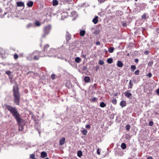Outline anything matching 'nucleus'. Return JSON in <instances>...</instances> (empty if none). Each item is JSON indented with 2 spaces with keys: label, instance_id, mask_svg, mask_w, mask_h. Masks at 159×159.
<instances>
[{
  "label": "nucleus",
  "instance_id": "f257e3e1",
  "mask_svg": "<svg viewBox=\"0 0 159 159\" xmlns=\"http://www.w3.org/2000/svg\"><path fill=\"white\" fill-rule=\"evenodd\" d=\"M4 105L8 111L10 112L12 116L16 120L19 126V130L20 131H23L24 128L25 121L22 118L21 115L18 111L16 107H12L7 104H5Z\"/></svg>",
  "mask_w": 159,
  "mask_h": 159
},
{
  "label": "nucleus",
  "instance_id": "f03ea898",
  "mask_svg": "<svg viewBox=\"0 0 159 159\" xmlns=\"http://www.w3.org/2000/svg\"><path fill=\"white\" fill-rule=\"evenodd\" d=\"M13 93L14 102L16 105H19L20 101V94L19 93V88L16 84L13 86Z\"/></svg>",
  "mask_w": 159,
  "mask_h": 159
},
{
  "label": "nucleus",
  "instance_id": "7ed1b4c3",
  "mask_svg": "<svg viewBox=\"0 0 159 159\" xmlns=\"http://www.w3.org/2000/svg\"><path fill=\"white\" fill-rule=\"evenodd\" d=\"M51 25H48L44 27L43 29L44 34L42 35V37H45L46 35L49 34L51 29Z\"/></svg>",
  "mask_w": 159,
  "mask_h": 159
},
{
  "label": "nucleus",
  "instance_id": "20e7f679",
  "mask_svg": "<svg viewBox=\"0 0 159 159\" xmlns=\"http://www.w3.org/2000/svg\"><path fill=\"white\" fill-rule=\"evenodd\" d=\"M35 53L38 54L37 51H34L32 53L29 54L27 57V59L30 61L32 60L34 58L33 56L35 55Z\"/></svg>",
  "mask_w": 159,
  "mask_h": 159
},
{
  "label": "nucleus",
  "instance_id": "39448f33",
  "mask_svg": "<svg viewBox=\"0 0 159 159\" xmlns=\"http://www.w3.org/2000/svg\"><path fill=\"white\" fill-rule=\"evenodd\" d=\"M130 90H128L125 92L124 94L126 97L131 99L132 98V94L130 93Z\"/></svg>",
  "mask_w": 159,
  "mask_h": 159
},
{
  "label": "nucleus",
  "instance_id": "423d86ee",
  "mask_svg": "<svg viewBox=\"0 0 159 159\" xmlns=\"http://www.w3.org/2000/svg\"><path fill=\"white\" fill-rule=\"evenodd\" d=\"M55 50L53 48H51L48 52V54L47 56L49 57L54 56L52 55V54L55 52Z\"/></svg>",
  "mask_w": 159,
  "mask_h": 159
},
{
  "label": "nucleus",
  "instance_id": "0eeeda50",
  "mask_svg": "<svg viewBox=\"0 0 159 159\" xmlns=\"http://www.w3.org/2000/svg\"><path fill=\"white\" fill-rule=\"evenodd\" d=\"M66 38L67 42H68L69 40L71 39V35L68 33V31L66 32Z\"/></svg>",
  "mask_w": 159,
  "mask_h": 159
},
{
  "label": "nucleus",
  "instance_id": "6e6552de",
  "mask_svg": "<svg viewBox=\"0 0 159 159\" xmlns=\"http://www.w3.org/2000/svg\"><path fill=\"white\" fill-rule=\"evenodd\" d=\"M17 6L18 7H25V4L23 2L20 1L16 2Z\"/></svg>",
  "mask_w": 159,
  "mask_h": 159
},
{
  "label": "nucleus",
  "instance_id": "1a4fd4ad",
  "mask_svg": "<svg viewBox=\"0 0 159 159\" xmlns=\"http://www.w3.org/2000/svg\"><path fill=\"white\" fill-rule=\"evenodd\" d=\"M39 52L38 51V54H37V53L35 54V55L33 56L34 58L33 59L35 60H39Z\"/></svg>",
  "mask_w": 159,
  "mask_h": 159
},
{
  "label": "nucleus",
  "instance_id": "9d476101",
  "mask_svg": "<svg viewBox=\"0 0 159 159\" xmlns=\"http://www.w3.org/2000/svg\"><path fill=\"white\" fill-rule=\"evenodd\" d=\"M47 156V153L45 152H42L41 153L40 157L42 158L46 157Z\"/></svg>",
  "mask_w": 159,
  "mask_h": 159
},
{
  "label": "nucleus",
  "instance_id": "9b49d317",
  "mask_svg": "<svg viewBox=\"0 0 159 159\" xmlns=\"http://www.w3.org/2000/svg\"><path fill=\"white\" fill-rule=\"evenodd\" d=\"M7 14V12H3L2 10L0 8V17L2 18L5 15Z\"/></svg>",
  "mask_w": 159,
  "mask_h": 159
},
{
  "label": "nucleus",
  "instance_id": "f8f14e48",
  "mask_svg": "<svg viewBox=\"0 0 159 159\" xmlns=\"http://www.w3.org/2000/svg\"><path fill=\"white\" fill-rule=\"evenodd\" d=\"M65 138H62L60 139L59 144L61 145H63L65 142Z\"/></svg>",
  "mask_w": 159,
  "mask_h": 159
},
{
  "label": "nucleus",
  "instance_id": "ddd939ff",
  "mask_svg": "<svg viewBox=\"0 0 159 159\" xmlns=\"http://www.w3.org/2000/svg\"><path fill=\"white\" fill-rule=\"evenodd\" d=\"M120 104L122 107L123 108L126 106V102L125 101H122L120 102Z\"/></svg>",
  "mask_w": 159,
  "mask_h": 159
},
{
  "label": "nucleus",
  "instance_id": "4468645a",
  "mask_svg": "<svg viewBox=\"0 0 159 159\" xmlns=\"http://www.w3.org/2000/svg\"><path fill=\"white\" fill-rule=\"evenodd\" d=\"M98 16H96L93 19L92 21L94 24H96L98 22Z\"/></svg>",
  "mask_w": 159,
  "mask_h": 159
},
{
  "label": "nucleus",
  "instance_id": "2eb2a0df",
  "mask_svg": "<svg viewBox=\"0 0 159 159\" xmlns=\"http://www.w3.org/2000/svg\"><path fill=\"white\" fill-rule=\"evenodd\" d=\"M123 14L122 11L120 10L117 11L116 12V15L117 16H120L122 15Z\"/></svg>",
  "mask_w": 159,
  "mask_h": 159
},
{
  "label": "nucleus",
  "instance_id": "dca6fc26",
  "mask_svg": "<svg viewBox=\"0 0 159 159\" xmlns=\"http://www.w3.org/2000/svg\"><path fill=\"white\" fill-rule=\"evenodd\" d=\"M33 2L32 1H30L27 3V5L29 7H31L33 5Z\"/></svg>",
  "mask_w": 159,
  "mask_h": 159
},
{
  "label": "nucleus",
  "instance_id": "f3484780",
  "mask_svg": "<svg viewBox=\"0 0 159 159\" xmlns=\"http://www.w3.org/2000/svg\"><path fill=\"white\" fill-rule=\"evenodd\" d=\"M84 80L85 82L88 83L90 81V78L89 77L86 76L84 77Z\"/></svg>",
  "mask_w": 159,
  "mask_h": 159
},
{
  "label": "nucleus",
  "instance_id": "a211bd4d",
  "mask_svg": "<svg viewBox=\"0 0 159 159\" xmlns=\"http://www.w3.org/2000/svg\"><path fill=\"white\" fill-rule=\"evenodd\" d=\"M31 118L33 119L36 123L37 124L38 122V120L36 119V117L33 114L31 116Z\"/></svg>",
  "mask_w": 159,
  "mask_h": 159
},
{
  "label": "nucleus",
  "instance_id": "6ab92c4d",
  "mask_svg": "<svg viewBox=\"0 0 159 159\" xmlns=\"http://www.w3.org/2000/svg\"><path fill=\"white\" fill-rule=\"evenodd\" d=\"M148 15V14L147 13H144L143 15L141 16V18L143 19H146L147 18V16Z\"/></svg>",
  "mask_w": 159,
  "mask_h": 159
},
{
  "label": "nucleus",
  "instance_id": "aec40b11",
  "mask_svg": "<svg viewBox=\"0 0 159 159\" xmlns=\"http://www.w3.org/2000/svg\"><path fill=\"white\" fill-rule=\"evenodd\" d=\"M81 61V59L80 57H76L75 59V61L77 63H79Z\"/></svg>",
  "mask_w": 159,
  "mask_h": 159
},
{
  "label": "nucleus",
  "instance_id": "412c9836",
  "mask_svg": "<svg viewBox=\"0 0 159 159\" xmlns=\"http://www.w3.org/2000/svg\"><path fill=\"white\" fill-rule=\"evenodd\" d=\"M121 148L122 149H125L126 148V144L125 143H122L121 145Z\"/></svg>",
  "mask_w": 159,
  "mask_h": 159
},
{
  "label": "nucleus",
  "instance_id": "4be33fe9",
  "mask_svg": "<svg viewBox=\"0 0 159 159\" xmlns=\"http://www.w3.org/2000/svg\"><path fill=\"white\" fill-rule=\"evenodd\" d=\"M123 66V64L121 62V61H118V63L117 64V66H118L119 67H122V66Z\"/></svg>",
  "mask_w": 159,
  "mask_h": 159
},
{
  "label": "nucleus",
  "instance_id": "5701e85b",
  "mask_svg": "<svg viewBox=\"0 0 159 159\" xmlns=\"http://www.w3.org/2000/svg\"><path fill=\"white\" fill-rule=\"evenodd\" d=\"M133 85V83H131V81L130 80L129 81V85L128 86V89H131Z\"/></svg>",
  "mask_w": 159,
  "mask_h": 159
},
{
  "label": "nucleus",
  "instance_id": "b1692460",
  "mask_svg": "<svg viewBox=\"0 0 159 159\" xmlns=\"http://www.w3.org/2000/svg\"><path fill=\"white\" fill-rule=\"evenodd\" d=\"M85 33V31L84 30H82L80 31V34L81 36H84Z\"/></svg>",
  "mask_w": 159,
  "mask_h": 159
},
{
  "label": "nucleus",
  "instance_id": "393cba45",
  "mask_svg": "<svg viewBox=\"0 0 159 159\" xmlns=\"http://www.w3.org/2000/svg\"><path fill=\"white\" fill-rule=\"evenodd\" d=\"M82 155V152L81 150H79L77 152V156L80 157Z\"/></svg>",
  "mask_w": 159,
  "mask_h": 159
},
{
  "label": "nucleus",
  "instance_id": "a878e982",
  "mask_svg": "<svg viewBox=\"0 0 159 159\" xmlns=\"http://www.w3.org/2000/svg\"><path fill=\"white\" fill-rule=\"evenodd\" d=\"M107 62L109 64H111L113 62V59L111 58H109L107 59Z\"/></svg>",
  "mask_w": 159,
  "mask_h": 159
},
{
  "label": "nucleus",
  "instance_id": "bb28decb",
  "mask_svg": "<svg viewBox=\"0 0 159 159\" xmlns=\"http://www.w3.org/2000/svg\"><path fill=\"white\" fill-rule=\"evenodd\" d=\"M58 4V2L57 0H53L52 1V5L53 6H56Z\"/></svg>",
  "mask_w": 159,
  "mask_h": 159
},
{
  "label": "nucleus",
  "instance_id": "cd10ccee",
  "mask_svg": "<svg viewBox=\"0 0 159 159\" xmlns=\"http://www.w3.org/2000/svg\"><path fill=\"white\" fill-rule=\"evenodd\" d=\"M106 104L103 102H102L100 103V106L102 107H104L106 106Z\"/></svg>",
  "mask_w": 159,
  "mask_h": 159
},
{
  "label": "nucleus",
  "instance_id": "c85d7f7f",
  "mask_svg": "<svg viewBox=\"0 0 159 159\" xmlns=\"http://www.w3.org/2000/svg\"><path fill=\"white\" fill-rule=\"evenodd\" d=\"M131 71L134 72V70H135L136 69V67L135 65H131Z\"/></svg>",
  "mask_w": 159,
  "mask_h": 159
},
{
  "label": "nucleus",
  "instance_id": "c756f323",
  "mask_svg": "<svg viewBox=\"0 0 159 159\" xmlns=\"http://www.w3.org/2000/svg\"><path fill=\"white\" fill-rule=\"evenodd\" d=\"M55 57H57L58 59H60L62 60L64 59V57L63 56H62L61 55H60V56H59V55H57V56H56Z\"/></svg>",
  "mask_w": 159,
  "mask_h": 159
},
{
  "label": "nucleus",
  "instance_id": "7c9ffc66",
  "mask_svg": "<svg viewBox=\"0 0 159 159\" xmlns=\"http://www.w3.org/2000/svg\"><path fill=\"white\" fill-rule=\"evenodd\" d=\"M35 24L37 26H39L41 25L40 22L39 21H36L35 22Z\"/></svg>",
  "mask_w": 159,
  "mask_h": 159
},
{
  "label": "nucleus",
  "instance_id": "2f4dec72",
  "mask_svg": "<svg viewBox=\"0 0 159 159\" xmlns=\"http://www.w3.org/2000/svg\"><path fill=\"white\" fill-rule=\"evenodd\" d=\"M114 48L113 47H110L108 49V51L110 53H112L113 52Z\"/></svg>",
  "mask_w": 159,
  "mask_h": 159
},
{
  "label": "nucleus",
  "instance_id": "473e14b6",
  "mask_svg": "<svg viewBox=\"0 0 159 159\" xmlns=\"http://www.w3.org/2000/svg\"><path fill=\"white\" fill-rule=\"evenodd\" d=\"M98 98L96 97H93L91 98L90 101L95 102L97 100Z\"/></svg>",
  "mask_w": 159,
  "mask_h": 159
},
{
  "label": "nucleus",
  "instance_id": "72a5a7b5",
  "mask_svg": "<svg viewBox=\"0 0 159 159\" xmlns=\"http://www.w3.org/2000/svg\"><path fill=\"white\" fill-rule=\"evenodd\" d=\"M49 47V45L46 44L44 46V48H43V51L45 52L47 50V49Z\"/></svg>",
  "mask_w": 159,
  "mask_h": 159
},
{
  "label": "nucleus",
  "instance_id": "f704fd0d",
  "mask_svg": "<svg viewBox=\"0 0 159 159\" xmlns=\"http://www.w3.org/2000/svg\"><path fill=\"white\" fill-rule=\"evenodd\" d=\"M87 130L85 129H84L82 131V132L84 135H86L87 133Z\"/></svg>",
  "mask_w": 159,
  "mask_h": 159
},
{
  "label": "nucleus",
  "instance_id": "c9c22d12",
  "mask_svg": "<svg viewBox=\"0 0 159 159\" xmlns=\"http://www.w3.org/2000/svg\"><path fill=\"white\" fill-rule=\"evenodd\" d=\"M5 73L9 76L11 75V74L12 73V72L9 70H7L6 71Z\"/></svg>",
  "mask_w": 159,
  "mask_h": 159
},
{
  "label": "nucleus",
  "instance_id": "e433bc0d",
  "mask_svg": "<svg viewBox=\"0 0 159 159\" xmlns=\"http://www.w3.org/2000/svg\"><path fill=\"white\" fill-rule=\"evenodd\" d=\"M82 69L83 71H86L88 70L87 67L86 66H84L82 67Z\"/></svg>",
  "mask_w": 159,
  "mask_h": 159
},
{
  "label": "nucleus",
  "instance_id": "4c0bfd02",
  "mask_svg": "<svg viewBox=\"0 0 159 159\" xmlns=\"http://www.w3.org/2000/svg\"><path fill=\"white\" fill-rule=\"evenodd\" d=\"M127 131H128L130 128V125H127L125 127Z\"/></svg>",
  "mask_w": 159,
  "mask_h": 159
},
{
  "label": "nucleus",
  "instance_id": "58836bf2",
  "mask_svg": "<svg viewBox=\"0 0 159 159\" xmlns=\"http://www.w3.org/2000/svg\"><path fill=\"white\" fill-rule=\"evenodd\" d=\"M153 64V61H150L148 63V65L149 66H152Z\"/></svg>",
  "mask_w": 159,
  "mask_h": 159
},
{
  "label": "nucleus",
  "instance_id": "ea45409f",
  "mask_svg": "<svg viewBox=\"0 0 159 159\" xmlns=\"http://www.w3.org/2000/svg\"><path fill=\"white\" fill-rule=\"evenodd\" d=\"M117 100L115 99H113L112 101V103L114 104H116V103Z\"/></svg>",
  "mask_w": 159,
  "mask_h": 159
},
{
  "label": "nucleus",
  "instance_id": "a19ab883",
  "mask_svg": "<svg viewBox=\"0 0 159 159\" xmlns=\"http://www.w3.org/2000/svg\"><path fill=\"white\" fill-rule=\"evenodd\" d=\"M33 26V24L31 23H30L27 25L26 27L27 28H29L30 27H31Z\"/></svg>",
  "mask_w": 159,
  "mask_h": 159
},
{
  "label": "nucleus",
  "instance_id": "79ce46f5",
  "mask_svg": "<svg viewBox=\"0 0 159 159\" xmlns=\"http://www.w3.org/2000/svg\"><path fill=\"white\" fill-rule=\"evenodd\" d=\"M35 155L34 154H32L30 155V157L32 159H36L35 157Z\"/></svg>",
  "mask_w": 159,
  "mask_h": 159
},
{
  "label": "nucleus",
  "instance_id": "37998d69",
  "mask_svg": "<svg viewBox=\"0 0 159 159\" xmlns=\"http://www.w3.org/2000/svg\"><path fill=\"white\" fill-rule=\"evenodd\" d=\"M98 63L100 65H102L104 63V62L103 60H100L99 61Z\"/></svg>",
  "mask_w": 159,
  "mask_h": 159
},
{
  "label": "nucleus",
  "instance_id": "c03bdc74",
  "mask_svg": "<svg viewBox=\"0 0 159 159\" xmlns=\"http://www.w3.org/2000/svg\"><path fill=\"white\" fill-rule=\"evenodd\" d=\"M14 59H15L16 60L18 57V55L17 54H16V53L15 54H14Z\"/></svg>",
  "mask_w": 159,
  "mask_h": 159
},
{
  "label": "nucleus",
  "instance_id": "a18cd8bd",
  "mask_svg": "<svg viewBox=\"0 0 159 159\" xmlns=\"http://www.w3.org/2000/svg\"><path fill=\"white\" fill-rule=\"evenodd\" d=\"M55 74H52L51 75V78L53 80H54V79H55Z\"/></svg>",
  "mask_w": 159,
  "mask_h": 159
},
{
  "label": "nucleus",
  "instance_id": "49530a36",
  "mask_svg": "<svg viewBox=\"0 0 159 159\" xmlns=\"http://www.w3.org/2000/svg\"><path fill=\"white\" fill-rule=\"evenodd\" d=\"M147 75L148 77L150 78L152 77V74L151 73H148Z\"/></svg>",
  "mask_w": 159,
  "mask_h": 159
},
{
  "label": "nucleus",
  "instance_id": "de8ad7c7",
  "mask_svg": "<svg viewBox=\"0 0 159 159\" xmlns=\"http://www.w3.org/2000/svg\"><path fill=\"white\" fill-rule=\"evenodd\" d=\"M139 70H136L134 72L136 75H139Z\"/></svg>",
  "mask_w": 159,
  "mask_h": 159
},
{
  "label": "nucleus",
  "instance_id": "09e8293b",
  "mask_svg": "<svg viewBox=\"0 0 159 159\" xmlns=\"http://www.w3.org/2000/svg\"><path fill=\"white\" fill-rule=\"evenodd\" d=\"M153 124V122L152 121H150L149 123V125L152 126Z\"/></svg>",
  "mask_w": 159,
  "mask_h": 159
},
{
  "label": "nucleus",
  "instance_id": "8fccbe9b",
  "mask_svg": "<svg viewBox=\"0 0 159 159\" xmlns=\"http://www.w3.org/2000/svg\"><path fill=\"white\" fill-rule=\"evenodd\" d=\"M67 62L71 65V66L72 65L73 62H72V61L71 60H68Z\"/></svg>",
  "mask_w": 159,
  "mask_h": 159
},
{
  "label": "nucleus",
  "instance_id": "3c124183",
  "mask_svg": "<svg viewBox=\"0 0 159 159\" xmlns=\"http://www.w3.org/2000/svg\"><path fill=\"white\" fill-rule=\"evenodd\" d=\"M85 4H86V3L85 2H84V3H82L81 4H80V7H84L85 6H85Z\"/></svg>",
  "mask_w": 159,
  "mask_h": 159
},
{
  "label": "nucleus",
  "instance_id": "603ef678",
  "mask_svg": "<svg viewBox=\"0 0 159 159\" xmlns=\"http://www.w3.org/2000/svg\"><path fill=\"white\" fill-rule=\"evenodd\" d=\"M85 127L87 129H90L91 128V126L89 125H86Z\"/></svg>",
  "mask_w": 159,
  "mask_h": 159
},
{
  "label": "nucleus",
  "instance_id": "864d4df0",
  "mask_svg": "<svg viewBox=\"0 0 159 159\" xmlns=\"http://www.w3.org/2000/svg\"><path fill=\"white\" fill-rule=\"evenodd\" d=\"M156 93L157 94V95L159 96V88L157 89L156 91Z\"/></svg>",
  "mask_w": 159,
  "mask_h": 159
},
{
  "label": "nucleus",
  "instance_id": "5fc2aeb1",
  "mask_svg": "<svg viewBox=\"0 0 159 159\" xmlns=\"http://www.w3.org/2000/svg\"><path fill=\"white\" fill-rule=\"evenodd\" d=\"M97 153L98 155H99L100 154V152L99 151V148H98L97 150Z\"/></svg>",
  "mask_w": 159,
  "mask_h": 159
},
{
  "label": "nucleus",
  "instance_id": "6e6d98bb",
  "mask_svg": "<svg viewBox=\"0 0 159 159\" xmlns=\"http://www.w3.org/2000/svg\"><path fill=\"white\" fill-rule=\"evenodd\" d=\"M13 76L12 75H11L9 76V79L10 80H12Z\"/></svg>",
  "mask_w": 159,
  "mask_h": 159
},
{
  "label": "nucleus",
  "instance_id": "4d7b16f0",
  "mask_svg": "<svg viewBox=\"0 0 159 159\" xmlns=\"http://www.w3.org/2000/svg\"><path fill=\"white\" fill-rule=\"evenodd\" d=\"M96 45H99L100 44V43L99 41H98L96 42Z\"/></svg>",
  "mask_w": 159,
  "mask_h": 159
},
{
  "label": "nucleus",
  "instance_id": "13d9d810",
  "mask_svg": "<svg viewBox=\"0 0 159 159\" xmlns=\"http://www.w3.org/2000/svg\"><path fill=\"white\" fill-rule=\"evenodd\" d=\"M86 55L85 54H83L82 55V57L85 59L86 58Z\"/></svg>",
  "mask_w": 159,
  "mask_h": 159
},
{
  "label": "nucleus",
  "instance_id": "bf43d9fd",
  "mask_svg": "<svg viewBox=\"0 0 159 159\" xmlns=\"http://www.w3.org/2000/svg\"><path fill=\"white\" fill-rule=\"evenodd\" d=\"M148 53H149V52H148V51H145L144 52V54H145V55H147V54H148Z\"/></svg>",
  "mask_w": 159,
  "mask_h": 159
},
{
  "label": "nucleus",
  "instance_id": "052dcab7",
  "mask_svg": "<svg viewBox=\"0 0 159 159\" xmlns=\"http://www.w3.org/2000/svg\"><path fill=\"white\" fill-rule=\"evenodd\" d=\"M98 1L101 3L103 2H104L105 0H98Z\"/></svg>",
  "mask_w": 159,
  "mask_h": 159
},
{
  "label": "nucleus",
  "instance_id": "680f3d73",
  "mask_svg": "<svg viewBox=\"0 0 159 159\" xmlns=\"http://www.w3.org/2000/svg\"><path fill=\"white\" fill-rule=\"evenodd\" d=\"M134 61L136 62V63H138L139 61V59H135V60H134Z\"/></svg>",
  "mask_w": 159,
  "mask_h": 159
},
{
  "label": "nucleus",
  "instance_id": "e2e57ef3",
  "mask_svg": "<svg viewBox=\"0 0 159 159\" xmlns=\"http://www.w3.org/2000/svg\"><path fill=\"white\" fill-rule=\"evenodd\" d=\"M122 25H123V26H125L127 24L126 23H123Z\"/></svg>",
  "mask_w": 159,
  "mask_h": 159
},
{
  "label": "nucleus",
  "instance_id": "0e129e2a",
  "mask_svg": "<svg viewBox=\"0 0 159 159\" xmlns=\"http://www.w3.org/2000/svg\"><path fill=\"white\" fill-rule=\"evenodd\" d=\"M156 31L157 33L159 34V29L157 28L156 29Z\"/></svg>",
  "mask_w": 159,
  "mask_h": 159
},
{
  "label": "nucleus",
  "instance_id": "69168bd1",
  "mask_svg": "<svg viewBox=\"0 0 159 159\" xmlns=\"http://www.w3.org/2000/svg\"><path fill=\"white\" fill-rule=\"evenodd\" d=\"M147 159H152V157L151 156H149L148 157Z\"/></svg>",
  "mask_w": 159,
  "mask_h": 159
},
{
  "label": "nucleus",
  "instance_id": "338daca9",
  "mask_svg": "<svg viewBox=\"0 0 159 159\" xmlns=\"http://www.w3.org/2000/svg\"><path fill=\"white\" fill-rule=\"evenodd\" d=\"M10 82L12 84L13 83L12 80H10Z\"/></svg>",
  "mask_w": 159,
  "mask_h": 159
},
{
  "label": "nucleus",
  "instance_id": "774afa93",
  "mask_svg": "<svg viewBox=\"0 0 159 159\" xmlns=\"http://www.w3.org/2000/svg\"><path fill=\"white\" fill-rule=\"evenodd\" d=\"M44 159H49V158L48 157L46 158H45Z\"/></svg>",
  "mask_w": 159,
  "mask_h": 159
}]
</instances>
